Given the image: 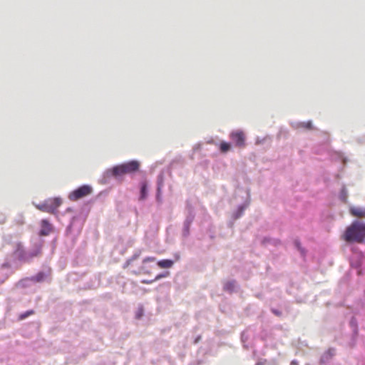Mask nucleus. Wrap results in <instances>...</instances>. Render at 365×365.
I'll list each match as a JSON object with an SVG mask.
<instances>
[{
	"label": "nucleus",
	"mask_w": 365,
	"mask_h": 365,
	"mask_svg": "<svg viewBox=\"0 0 365 365\" xmlns=\"http://www.w3.org/2000/svg\"><path fill=\"white\" fill-rule=\"evenodd\" d=\"M347 243L362 244L365 242V223L360 220L353 221L341 236Z\"/></svg>",
	"instance_id": "f257e3e1"
},
{
	"label": "nucleus",
	"mask_w": 365,
	"mask_h": 365,
	"mask_svg": "<svg viewBox=\"0 0 365 365\" xmlns=\"http://www.w3.org/2000/svg\"><path fill=\"white\" fill-rule=\"evenodd\" d=\"M139 168V163L135 160H132L113 167L111 170H108L113 176L117 178L125 174L133 173L137 171Z\"/></svg>",
	"instance_id": "f03ea898"
},
{
	"label": "nucleus",
	"mask_w": 365,
	"mask_h": 365,
	"mask_svg": "<svg viewBox=\"0 0 365 365\" xmlns=\"http://www.w3.org/2000/svg\"><path fill=\"white\" fill-rule=\"evenodd\" d=\"M230 138L235 145L240 148H244L246 146V135L244 131L241 130L232 131L230 133Z\"/></svg>",
	"instance_id": "7ed1b4c3"
},
{
	"label": "nucleus",
	"mask_w": 365,
	"mask_h": 365,
	"mask_svg": "<svg viewBox=\"0 0 365 365\" xmlns=\"http://www.w3.org/2000/svg\"><path fill=\"white\" fill-rule=\"evenodd\" d=\"M93 189L89 185H82L73 190L69 195V199L72 201H76L81 198L86 197L91 194Z\"/></svg>",
	"instance_id": "20e7f679"
},
{
	"label": "nucleus",
	"mask_w": 365,
	"mask_h": 365,
	"mask_svg": "<svg viewBox=\"0 0 365 365\" xmlns=\"http://www.w3.org/2000/svg\"><path fill=\"white\" fill-rule=\"evenodd\" d=\"M156 260V258L154 257H148L143 259V265L139 267L137 269H133L131 271V272L135 275H139L141 274H150V271L145 268L144 266L145 264L150 262H155Z\"/></svg>",
	"instance_id": "39448f33"
},
{
	"label": "nucleus",
	"mask_w": 365,
	"mask_h": 365,
	"mask_svg": "<svg viewBox=\"0 0 365 365\" xmlns=\"http://www.w3.org/2000/svg\"><path fill=\"white\" fill-rule=\"evenodd\" d=\"M46 202L48 203L49 213L53 214L61 205L62 200L59 197L49 198L46 200Z\"/></svg>",
	"instance_id": "423d86ee"
},
{
	"label": "nucleus",
	"mask_w": 365,
	"mask_h": 365,
	"mask_svg": "<svg viewBox=\"0 0 365 365\" xmlns=\"http://www.w3.org/2000/svg\"><path fill=\"white\" fill-rule=\"evenodd\" d=\"M41 230L39 235L41 236L48 235L53 230L51 224L46 219L41 221Z\"/></svg>",
	"instance_id": "0eeeda50"
},
{
	"label": "nucleus",
	"mask_w": 365,
	"mask_h": 365,
	"mask_svg": "<svg viewBox=\"0 0 365 365\" xmlns=\"http://www.w3.org/2000/svg\"><path fill=\"white\" fill-rule=\"evenodd\" d=\"M349 213L351 216L357 218H365V207H350Z\"/></svg>",
	"instance_id": "6e6552de"
},
{
	"label": "nucleus",
	"mask_w": 365,
	"mask_h": 365,
	"mask_svg": "<svg viewBox=\"0 0 365 365\" xmlns=\"http://www.w3.org/2000/svg\"><path fill=\"white\" fill-rule=\"evenodd\" d=\"M173 264H174V262L171 259H162V260H160L158 262V265L160 268H164V269L172 267Z\"/></svg>",
	"instance_id": "1a4fd4ad"
},
{
	"label": "nucleus",
	"mask_w": 365,
	"mask_h": 365,
	"mask_svg": "<svg viewBox=\"0 0 365 365\" xmlns=\"http://www.w3.org/2000/svg\"><path fill=\"white\" fill-rule=\"evenodd\" d=\"M235 281H227L226 282H225L224 284V290L225 291H227V292H232L235 289Z\"/></svg>",
	"instance_id": "9d476101"
},
{
	"label": "nucleus",
	"mask_w": 365,
	"mask_h": 365,
	"mask_svg": "<svg viewBox=\"0 0 365 365\" xmlns=\"http://www.w3.org/2000/svg\"><path fill=\"white\" fill-rule=\"evenodd\" d=\"M231 149V145L229 143L222 141L220 144V150L221 153H225Z\"/></svg>",
	"instance_id": "9b49d317"
},
{
	"label": "nucleus",
	"mask_w": 365,
	"mask_h": 365,
	"mask_svg": "<svg viewBox=\"0 0 365 365\" xmlns=\"http://www.w3.org/2000/svg\"><path fill=\"white\" fill-rule=\"evenodd\" d=\"M347 197L348 193L346 188L345 187V186H343L339 193V198L342 202H346L347 201Z\"/></svg>",
	"instance_id": "f8f14e48"
},
{
	"label": "nucleus",
	"mask_w": 365,
	"mask_h": 365,
	"mask_svg": "<svg viewBox=\"0 0 365 365\" xmlns=\"http://www.w3.org/2000/svg\"><path fill=\"white\" fill-rule=\"evenodd\" d=\"M36 207L41 212L49 213V210L48 207V203L46 202V200H45L43 203L36 205Z\"/></svg>",
	"instance_id": "ddd939ff"
},
{
	"label": "nucleus",
	"mask_w": 365,
	"mask_h": 365,
	"mask_svg": "<svg viewBox=\"0 0 365 365\" xmlns=\"http://www.w3.org/2000/svg\"><path fill=\"white\" fill-rule=\"evenodd\" d=\"M139 257V255H137V254H135L133 255L129 259H128L125 263L123 264V268L124 269H126L128 268L130 265L132 264V263L136 260Z\"/></svg>",
	"instance_id": "4468645a"
},
{
	"label": "nucleus",
	"mask_w": 365,
	"mask_h": 365,
	"mask_svg": "<svg viewBox=\"0 0 365 365\" xmlns=\"http://www.w3.org/2000/svg\"><path fill=\"white\" fill-rule=\"evenodd\" d=\"M45 279V274L43 272H38L37 274L34 276L31 279L36 282H40L43 281Z\"/></svg>",
	"instance_id": "2eb2a0df"
},
{
	"label": "nucleus",
	"mask_w": 365,
	"mask_h": 365,
	"mask_svg": "<svg viewBox=\"0 0 365 365\" xmlns=\"http://www.w3.org/2000/svg\"><path fill=\"white\" fill-rule=\"evenodd\" d=\"M34 314V310H28L19 316V320H24L26 318L29 317V316L33 315Z\"/></svg>",
	"instance_id": "dca6fc26"
},
{
	"label": "nucleus",
	"mask_w": 365,
	"mask_h": 365,
	"mask_svg": "<svg viewBox=\"0 0 365 365\" xmlns=\"http://www.w3.org/2000/svg\"><path fill=\"white\" fill-rule=\"evenodd\" d=\"M147 195V187L145 184H143L140 190V200H144Z\"/></svg>",
	"instance_id": "f3484780"
},
{
	"label": "nucleus",
	"mask_w": 365,
	"mask_h": 365,
	"mask_svg": "<svg viewBox=\"0 0 365 365\" xmlns=\"http://www.w3.org/2000/svg\"><path fill=\"white\" fill-rule=\"evenodd\" d=\"M17 246H18V249L16 250V253L18 255V256L19 257L23 258L24 257V251L23 248H22V246L20 244H19Z\"/></svg>",
	"instance_id": "a211bd4d"
},
{
	"label": "nucleus",
	"mask_w": 365,
	"mask_h": 365,
	"mask_svg": "<svg viewBox=\"0 0 365 365\" xmlns=\"http://www.w3.org/2000/svg\"><path fill=\"white\" fill-rule=\"evenodd\" d=\"M41 253V247L38 246V247H36V249L30 254V257H37Z\"/></svg>",
	"instance_id": "6ab92c4d"
},
{
	"label": "nucleus",
	"mask_w": 365,
	"mask_h": 365,
	"mask_svg": "<svg viewBox=\"0 0 365 365\" xmlns=\"http://www.w3.org/2000/svg\"><path fill=\"white\" fill-rule=\"evenodd\" d=\"M169 275V272H166L163 274H158L154 279H153V281H158L159 279H160L161 278H163V277H167Z\"/></svg>",
	"instance_id": "aec40b11"
},
{
	"label": "nucleus",
	"mask_w": 365,
	"mask_h": 365,
	"mask_svg": "<svg viewBox=\"0 0 365 365\" xmlns=\"http://www.w3.org/2000/svg\"><path fill=\"white\" fill-rule=\"evenodd\" d=\"M334 354V349H329L324 354V357H326L327 359L331 358L332 356Z\"/></svg>",
	"instance_id": "412c9836"
},
{
	"label": "nucleus",
	"mask_w": 365,
	"mask_h": 365,
	"mask_svg": "<svg viewBox=\"0 0 365 365\" xmlns=\"http://www.w3.org/2000/svg\"><path fill=\"white\" fill-rule=\"evenodd\" d=\"M304 127L308 129H311L312 128V123L311 122L306 123Z\"/></svg>",
	"instance_id": "4be33fe9"
},
{
	"label": "nucleus",
	"mask_w": 365,
	"mask_h": 365,
	"mask_svg": "<svg viewBox=\"0 0 365 365\" xmlns=\"http://www.w3.org/2000/svg\"><path fill=\"white\" fill-rule=\"evenodd\" d=\"M153 282H154V281H153V280H145H145H143V281H142V283H143V284H149L153 283Z\"/></svg>",
	"instance_id": "5701e85b"
},
{
	"label": "nucleus",
	"mask_w": 365,
	"mask_h": 365,
	"mask_svg": "<svg viewBox=\"0 0 365 365\" xmlns=\"http://www.w3.org/2000/svg\"><path fill=\"white\" fill-rule=\"evenodd\" d=\"M352 266H354L355 267H359L360 266V262L354 264V262L351 263Z\"/></svg>",
	"instance_id": "b1692460"
},
{
	"label": "nucleus",
	"mask_w": 365,
	"mask_h": 365,
	"mask_svg": "<svg viewBox=\"0 0 365 365\" xmlns=\"http://www.w3.org/2000/svg\"><path fill=\"white\" fill-rule=\"evenodd\" d=\"M290 365H298V363H297L296 361H292L290 363Z\"/></svg>",
	"instance_id": "393cba45"
},
{
	"label": "nucleus",
	"mask_w": 365,
	"mask_h": 365,
	"mask_svg": "<svg viewBox=\"0 0 365 365\" xmlns=\"http://www.w3.org/2000/svg\"><path fill=\"white\" fill-rule=\"evenodd\" d=\"M359 259H361L362 258V255H360L359 256Z\"/></svg>",
	"instance_id": "a878e982"
}]
</instances>
